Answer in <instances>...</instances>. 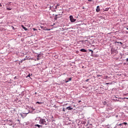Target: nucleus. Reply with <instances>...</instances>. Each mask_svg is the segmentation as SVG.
<instances>
[{"instance_id":"nucleus-1","label":"nucleus","mask_w":128,"mask_h":128,"mask_svg":"<svg viewBox=\"0 0 128 128\" xmlns=\"http://www.w3.org/2000/svg\"><path fill=\"white\" fill-rule=\"evenodd\" d=\"M39 122L40 124H45V126H46L47 124H50V120H48V118L46 117L40 118Z\"/></svg>"},{"instance_id":"nucleus-21","label":"nucleus","mask_w":128,"mask_h":128,"mask_svg":"<svg viewBox=\"0 0 128 128\" xmlns=\"http://www.w3.org/2000/svg\"><path fill=\"white\" fill-rule=\"evenodd\" d=\"M82 102V100L78 101V104H80V102Z\"/></svg>"},{"instance_id":"nucleus-13","label":"nucleus","mask_w":128,"mask_h":128,"mask_svg":"<svg viewBox=\"0 0 128 128\" xmlns=\"http://www.w3.org/2000/svg\"><path fill=\"white\" fill-rule=\"evenodd\" d=\"M36 104H42V102H36Z\"/></svg>"},{"instance_id":"nucleus-23","label":"nucleus","mask_w":128,"mask_h":128,"mask_svg":"<svg viewBox=\"0 0 128 128\" xmlns=\"http://www.w3.org/2000/svg\"><path fill=\"white\" fill-rule=\"evenodd\" d=\"M62 112H66V110H64V108H63Z\"/></svg>"},{"instance_id":"nucleus-12","label":"nucleus","mask_w":128,"mask_h":128,"mask_svg":"<svg viewBox=\"0 0 128 128\" xmlns=\"http://www.w3.org/2000/svg\"><path fill=\"white\" fill-rule=\"evenodd\" d=\"M89 52H92L91 54H92V53L94 52V51L92 50H88Z\"/></svg>"},{"instance_id":"nucleus-33","label":"nucleus","mask_w":128,"mask_h":128,"mask_svg":"<svg viewBox=\"0 0 128 128\" xmlns=\"http://www.w3.org/2000/svg\"><path fill=\"white\" fill-rule=\"evenodd\" d=\"M21 116H22V114H21Z\"/></svg>"},{"instance_id":"nucleus-26","label":"nucleus","mask_w":128,"mask_h":128,"mask_svg":"<svg viewBox=\"0 0 128 128\" xmlns=\"http://www.w3.org/2000/svg\"><path fill=\"white\" fill-rule=\"evenodd\" d=\"M126 62H128V58H127L126 59Z\"/></svg>"},{"instance_id":"nucleus-35","label":"nucleus","mask_w":128,"mask_h":128,"mask_svg":"<svg viewBox=\"0 0 128 128\" xmlns=\"http://www.w3.org/2000/svg\"><path fill=\"white\" fill-rule=\"evenodd\" d=\"M16 77H15L14 78H16Z\"/></svg>"},{"instance_id":"nucleus-19","label":"nucleus","mask_w":128,"mask_h":128,"mask_svg":"<svg viewBox=\"0 0 128 128\" xmlns=\"http://www.w3.org/2000/svg\"><path fill=\"white\" fill-rule=\"evenodd\" d=\"M33 30H34V31H36V30H37V29H36L35 28H33Z\"/></svg>"},{"instance_id":"nucleus-27","label":"nucleus","mask_w":128,"mask_h":128,"mask_svg":"<svg viewBox=\"0 0 128 128\" xmlns=\"http://www.w3.org/2000/svg\"><path fill=\"white\" fill-rule=\"evenodd\" d=\"M126 98V100H128V98Z\"/></svg>"},{"instance_id":"nucleus-4","label":"nucleus","mask_w":128,"mask_h":128,"mask_svg":"<svg viewBox=\"0 0 128 128\" xmlns=\"http://www.w3.org/2000/svg\"><path fill=\"white\" fill-rule=\"evenodd\" d=\"M100 6H97L96 12H100Z\"/></svg>"},{"instance_id":"nucleus-18","label":"nucleus","mask_w":128,"mask_h":128,"mask_svg":"<svg viewBox=\"0 0 128 128\" xmlns=\"http://www.w3.org/2000/svg\"><path fill=\"white\" fill-rule=\"evenodd\" d=\"M123 124L126 125V124H128V123L124 122H123Z\"/></svg>"},{"instance_id":"nucleus-7","label":"nucleus","mask_w":128,"mask_h":128,"mask_svg":"<svg viewBox=\"0 0 128 128\" xmlns=\"http://www.w3.org/2000/svg\"><path fill=\"white\" fill-rule=\"evenodd\" d=\"M68 80H66V82H70V80H72V78H70L68 79Z\"/></svg>"},{"instance_id":"nucleus-16","label":"nucleus","mask_w":128,"mask_h":128,"mask_svg":"<svg viewBox=\"0 0 128 128\" xmlns=\"http://www.w3.org/2000/svg\"><path fill=\"white\" fill-rule=\"evenodd\" d=\"M9 124H12V120H9Z\"/></svg>"},{"instance_id":"nucleus-9","label":"nucleus","mask_w":128,"mask_h":128,"mask_svg":"<svg viewBox=\"0 0 128 128\" xmlns=\"http://www.w3.org/2000/svg\"><path fill=\"white\" fill-rule=\"evenodd\" d=\"M22 28H24V30H28L26 28L24 27V26H22Z\"/></svg>"},{"instance_id":"nucleus-28","label":"nucleus","mask_w":128,"mask_h":128,"mask_svg":"<svg viewBox=\"0 0 128 128\" xmlns=\"http://www.w3.org/2000/svg\"><path fill=\"white\" fill-rule=\"evenodd\" d=\"M122 124H118V126H122Z\"/></svg>"},{"instance_id":"nucleus-34","label":"nucleus","mask_w":128,"mask_h":128,"mask_svg":"<svg viewBox=\"0 0 128 128\" xmlns=\"http://www.w3.org/2000/svg\"><path fill=\"white\" fill-rule=\"evenodd\" d=\"M126 30H128V28H127Z\"/></svg>"},{"instance_id":"nucleus-5","label":"nucleus","mask_w":128,"mask_h":128,"mask_svg":"<svg viewBox=\"0 0 128 128\" xmlns=\"http://www.w3.org/2000/svg\"><path fill=\"white\" fill-rule=\"evenodd\" d=\"M80 52H86V50L85 49L82 48L80 50Z\"/></svg>"},{"instance_id":"nucleus-22","label":"nucleus","mask_w":128,"mask_h":128,"mask_svg":"<svg viewBox=\"0 0 128 128\" xmlns=\"http://www.w3.org/2000/svg\"><path fill=\"white\" fill-rule=\"evenodd\" d=\"M128 94H124V96H128Z\"/></svg>"},{"instance_id":"nucleus-25","label":"nucleus","mask_w":128,"mask_h":128,"mask_svg":"<svg viewBox=\"0 0 128 128\" xmlns=\"http://www.w3.org/2000/svg\"><path fill=\"white\" fill-rule=\"evenodd\" d=\"M97 76H102L101 75H98Z\"/></svg>"},{"instance_id":"nucleus-8","label":"nucleus","mask_w":128,"mask_h":128,"mask_svg":"<svg viewBox=\"0 0 128 128\" xmlns=\"http://www.w3.org/2000/svg\"><path fill=\"white\" fill-rule=\"evenodd\" d=\"M103 10H104V12H108V8H104Z\"/></svg>"},{"instance_id":"nucleus-24","label":"nucleus","mask_w":128,"mask_h":128,"mask_svg":"<svg viewBox=\"0 0 128 128\" xmlns=\"http://www.w3.org/2000/svg\"><path fill=\"white\" fill-rule=\"evenodd\" d=\"M89 80H90V79H87V80H86V82H88Z\"/></svg>"},{"instance_id":"nucleus-11","label":"nucleus","mask_w":128,"mask_h":128,"mask_svg":"<svg viewBox=\"0 0 128 128\" xmlns=\"http://www.w3.org/2000/svg\"><path fill=\"white\" fill-rule=\"evenodd\" d=\"M58 18H60V17H58V15H56L55 16L54 20H58Z\"/></svg>"},{"instance_id":"nucleus-32","label":"nucleus","mask_w":128,"mask_h":128,"mask_svg":"<svg viewBox=\"0 0 128 128\" xmlns=\"http://www.w3.org/2000/svg\"><path fill=\"white\" fill-rule=\"evenodd\" d=\"M38 30H40V29H38Z\"/></svg>"},{"instance_id":"nucleus-14","label":"nucleus","mask_w":128,"mask_h":128,"mask_svg":"<svg viewBox=\"0 0 128 128\" xmlns=\"http://www.w3.org/2000/svg\"><path fill=\"white\" fill-rule=\"evenodd\" d=\"M7 8L8 10H12V8Z\"/></svg>"},{"instance_id":"nucleus-3","label":"nucleus","mask_w":128,"mask_h":128,"mask_svg":"<svg viewBox=\"0 0 128 128\" xmlns=\"http://www.w3.org/2000/svg\"><path fill=\"white\" fill-rule=\"evenodd\" d=\"M111 54H118V50L116 49H111Z\"/></svg>"},{"instance_id":"nucleus-17","label":"nucleus","mask_w":128,"mask_h":128,"mask_svg":"<svg viewBox=\"0 0 128 128\" xmlns=\"http://www.w3.org/2000/svg\"><path fill=\"white\" fill-rule=\"evenodd\" d=\"M117 44H122V42H116Z\"/></svg>"},{"instance_id":"nucleus-31","label":"nucleus","mask_w":128,"mask_h":128,"mask_svg":"<svg viewBox=\"0 0 128 128\" xmlns=\"http://www.w3.org/2000/svg\"><path fill=\"white\" fill-rule=\"evenodd\" d=\"M38 60L40 59L38 58H37Z\"/></svg>"},{"instance_id":"nucleus-30","label":"nucleus","mask_w":128,"mask_h":128,"mask_svg":"<svg viewBox=\"0 0 128 128\" xmlns=\"http://www.w3.org/2000/svg\"><path fill=\"white\" fill-rule=\"evenodd\" d=\"M2 6V4L0 3V7Z\"/></svg>"},{"instance_id":"nucleus-2","label":"nucleus","mask_w":128,"mask_h":128,"mask_svg":"<svg viewBox=\"0 0 128 128\" xmlns=\"http://www.w3.org/2000/svg\"><path fill=\"white\" fill-rule=\"evenodd\" d=\"M70 20L72 22H76V20L74 18V17L72 16H70Z\"/></svg>"},{"instance_id":"nucleus-15","label":"nucleus","mask_w":128,"mask_h":128,"mask_svg":"<svg viewBox=\"0 0 128 128\" xmlns=\"http://www.w3.org/2000/svg\"><path fill=\"white\" fill-rule=\"evenodd\" d=\"M40 28H42V30H46V29L44 28V26H40Z\"/></svg>"},{"instance_id":"nucleus-6","label":"nucleus","mask_w":128,"mask_h":128,"mask_svg":"<svg viewBox=\"0 0 128 128\" xmlns=\"http://www.w3.org/2000/svg\"><path fill=\"white\" fill-rule=\"evenodd\" d=\"M66 110H72V108L70 106L66 107Z\"/></svg>"},{"instance_id":"nucleus-10","label":"nucleus","mask_w":128,"mask_h":128,"mask_svg":"<svg viewBox=\"0 0 128 128\" xmlns=\"http://www.w3.org/2000/svg\"><path fill=\"white\" fill-rule=\"evenodd\" d=\"M35 126H38V128H40V126H41V128H42V126H40V125H39V124H36L35 125Z\"/></svg>"},{"instance_id":"nucleus-29","label":"nucleus","mask_w":128,"mask_h":128,"mask_svg":"<svg viewBox=\"0 0 128 128\" xmlns=\"http://www.w3.org/2000/svg\"><path fill=\"white\" fill-rule=\"evenodd\" d=\"M106 84H110V83H106Z\"/></svg>"},{"instance_id":"nucleus-20","label":"nucleus","mask_w":128,"mask_h":128,"mask_svg":"<svg viewBox=\"0 0 128 128\" xmlns=\"http://www.w3.org/2000/svg\"><path fill=\"white\" fill-rule=\"evenodd\" d=\"M27 76H28V78H30V74H28Z\"/></svg>"}]
</instances>
